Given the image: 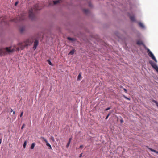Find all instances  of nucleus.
<instances>
[{"label": "nucleus", "mask_w": 158, "mask_h": 158, "mask_svg": "<svg viewBox=\"0 0 158 158\" xmlns=\"http://www.w3.org/2000/svg\"><path fill=\"white\" fill-rule=\"evenodd\" d=\"M34 39L32 37L29 38L23 43H19L16 45H14L9 47H6L5 49H0V55L13 52L15 51H19L23 49L24 48L33 43Z\"/></svg>", "instance_id": "obj_1"}, {"label": "nucleus", "mask_w": 158, "mask_h": 158, "mask_svg": "<svg viewBox=\"0 0 158 158\" xmlns=\"http://www.w3.org/2000/svg\"><path fill=\"white\" fill-rule=\"evenodd\" d=\"M40 10V8H39L38 5V4H36L33 8H31L30 9L29 11V18L32 20H33L35 17L34 12L35 11Z\"/></svg>", "instance_id": "obj_2"}, {"label": "nucleus", "mask_w": 158, "mask_h": 158, "mask_svg": "<svg viewBox=\"0 0 158 158\" xmlns=\"http://www.w3.org/2000/svg\"><path fill=\"white\" fill-rule=\"evenodd\" d=\"M27 13L25 12H23L21 13L18 17L16 18L12 19L10 20V21L16 23L19 21H22L25 19L27 17Z\"/></svg>", "instance_id": "obj_3"}, {"label": "nucleus", "mask_w": 158, "mask_h": 158, "mask_svg": "<svg viewBox=\"0 0 158 158\" xmlns=\"http://www.w3.org/2000/svg\"><path fill=\"white\" fill-rule=\"evenodd\" d=\"M147 52L148 53V55L149 56L151 57L155 62H157V60L156 58L154 56L153 54L151 51H150L149 49H147Z\"/></svg>", "instance_id": "obj_4"}, {"label": "nucleus", "mask_w": 158, "mask_h": 158, "mask_svg": "<svg viewBox=\"0 0 158 158\" xmlns=\"http://www.w3.org/2000/svg\"><path fill=\"white\" fill-rule=\"evenodd\" d=\"M40 139L42 140H43L46 143V145L48 147V149H52V148L51 145L50 144L48 143L47 139L44 138V137H41L40 138Z\"/></svg>", "instance_id": "obj_5"}, {"label": "nucleus", "mask_w": 158, "mask_h": 158, "mask_svg": "<svg viewBox=\"0 0 158 158\" xmlns=\"http://www.w3.org/2000/svg\"><path fill=\"white\" fill-rule=\"evenodd\" d=\"M149 63L151 64L152 67L154 69H155L158 73V67L156 65V64L153 62L152 61H149Z\"/></svg>", "instance_id": "obj_6"}, {"label": "nucleus", "mask_w": 158, "mask_h": 158, "mask_svg": "<svg viewBox=\"0 0 158 158\" xmlns=\"http://www.w3.org/2000/svg\"><path fill=\"white\" fill-rule=\"evenodd\" d=\"M8 20H7L6 17L0 18V23H2L4 22L5 24H7L8 23Z\"/></svg>", "instance_id": "obj_7"}, {"label": "nucleus", "mask_w": 158, "mask_h": 158, "mask_svg": "<svg viewBox=\"0 0 158 158\" xmlns=\"http://www.w3.org/2000/svg\"><path fill=\"white\" fill-rule=\"evenodd\" d=\"M38 41L37 40H35L34 42V46L33 47V48L34 49V50H35L36 49V47L38 45Z\"/></svg>", "instance_id": "obj_8"}, {"label": "nucleus", "mask_w": 158, "mask_h": 158, "mask_svg": "<svg viewBox=\"0 0 158 158\" xmlns=\"http://www.w3.org/2000/svg\"><path fill=\"white\" fill-rule=\"evenodd\" d=\"M146 147H147L148 148V149H149L151 151H152V152H153L156 153L157 154H158V151H157L156 150L153 149H152L151 148H149L148 146H146Z\"/></svg>", "instance_id": "obj_9"}, {"label": "nucleus", "mask_w": 158, "mask_h": 158, "mask_svg": "<svg viewBox=\"0 0 158 158\" xmlns=\"http://www.w3.org/2000/svg\"><path fill=\"white\" fill-rule=\"evenodd\" d=\"M72 139V138H70L69 139V141L66 145V147L67 148H68L69 147V146L71 143Z\"/></svg>", "instance_id": "obj_10"}, {"label": "nucleus", "mask_w": 158, "mask_h": 158, "mask_svg": "<svg viewBox=\"0 0 158 158\" xmlns=\"http://www.w3.org/2000/svg\"><path fill=\"white\" fill-rule=\"evenodd\" d=\"M60 1H61L60 0H58L54 1L53 2V4L56 5L57 3H59L60 2Z\"/></svg>", "instance_id": "obj_11"}, {"label": "nucleus", "mask_w": 158, "mask_h": 158, "mask_svg": "<svg viewBox=\"0 0 158 158\" xmlns=\"http://www.w3.org/2000/svg\"><path fill=\"white\" fill-rule=\"evenodd\" d=\"M130 19L132 21H134L135 20V17L134 16H131L130 17Z\"/></svg>", "instance_id": "obj_12"}, {"label": "nucleus", "mask_w": 158, "mask_h": 158, "mask_svg": "<svg viewBox=\"0 0 158 158\" xmlns=\"http://www.w3.org/2000/svg\"><path fill=\"white\" fill-rule=\"evenodd\" d=\"M137 44L138 45H142L143 44L142 41L140 40H138L137 42Z\"/></svg>", "instance_id": "obj_13"}, {"label": "nucleus", "mask_w": 158, "mask_h": 158, "mask_svg": "<svg viewBox=\"0 0 158 158\" xmlns=\"http://www.w3.org/2000/svg\"><path fill=\"white\" fill-rule=\"evenodd\" d=\"M24 30H25V28L24 27L20 28L19 29L20 31V32H21V33H23V31H24Z\"/></svg>", "instance_id": "obj_14"}, {"label": "nucleus", "mask_w": 158, "mask_h": 158, "mask_svg": "<svg viewBox=\"0 0 158 158\" xmlns=\"http://www.w3.org/2000/svg\"><path fill=\"white\" fill-rule=\"evenodd\" d=\"M67 39L68 40L71 41H73L75 40V39L74 38H71L70 37H68L67 38Z\"/></svg>", "instance_id": "obj_15"}, {"label": "nucleus", "mask_w": 158, "mask_h": 158, "mask_svg": "<svg viewBox=\"0 0 158 158\" xmlns=\"http://www.w3.org/2000/svg\"><path fill=\"white\" fill-rule=\"evenodd\" d=\"M139 26L142 28H143L144 27V26L143 23L141 22H140L139 23Z\"/></svg>", "instance_id": "obj_16"}, {"label": "nucleus", "mask_w": 158, "mask_h": 158, "mask_svg": "<svg viewBox=\"0 0 158 158\" xmlns=\"http://www.w3.org/2000/svg\"><path fill=\"white\" fill-rule=\"evenodd\" d=\"M74 50H73L71 51L69 53V54H70V55H73L74 53Z\"/></svg>", "instance_id": "obj_17"}, {"label": "nucleus", "mask_w": 158, "mask_h": 158, "mask_svg": "<svg viewBox=\"0 0 158 158\" xmlns=\"http://www.w3.org/2000/svg\"><path fill=\"white\" fill-rule=\"evenodd\" d=\"M35 143H33L31 145V149H33L34 148V147H35Z\"/></svg>", "instance_id": "obj_18"}, {"label": "nucleus", "mask_w": 158, "mask_h": 158, "mask_svg": "<svg viewBox=\"0 0 158 158\" xmlns=\"http://www.w3.org/2000/svg\"><path fill=\"white\" fill-rule=\"evenodd\" d=\"M26 144H27V142H26V141H25L24 142V144H23V147L24 148H25Z\"/></svg>", "instance_id": "obj_19"}, {"label": "nucleus", "mask_w": 158, "mask_h": 158, "mask_svg": "<svg viewBox=\"0 0 158 158\" xmlns=\"http://www.w3.org/2000/svg\"><path fill=\"white\" fill-rule=\"evenodd\" d=\"M83 11L85 13H86L88 12L89 10L87 9H84Z\"/></svg>", "instance_id": "obj_20"}, {"label": "nucleus", "mask_w": 158, "mask_h": 158, "mask_svg": "<svg viewBox=\"0 0 158 158\" xmlns=\"http://www.w3.org/2000/svg\"><path fill=\"white\" fill-rule=\"evenodd\" d=\"M81 77V76L80 74H79L78 76L77 79L78 80H80V78Z\"/></svg>", "instance_id": "obj_21"}, {"label": "nucleus", "mask_w": 158, "mask_h": 158, "mask_svg": "<svg viewBox=\"0 0 158 158\" xmlns=\"http://www.w3.org/2000/svg\"><path fill=\"white\" fill-rule=\"evenodd\" d=\"M123 96V97L124 98H125L126 99H127V100H130V98L126 97L124 95Z\"/></svg>", "instance_id": "obj_22"}, {"label": "nucleus", "mask_w": 158, "mask_h": 158, "mask_svg": "<svg viewBox=\"0 0 158 158\" xmlns=\"http://www.w3.org/2000/svg\"><path fill=\"white\" fill-rule=\"evenodd\" d=\"M51 139L52 141L53 142H54L55 141L54 138L53 136H51Z\"/></svg>", "instance_id": "obj_23"}, {"label": "nucleus", "mask_w": 158, "mask_h": 158, "mask_svg": "<svg viewBox=\"0 0 158 158\" xmlns=\"http://www.w3.org/2000/svg\"><path fill=\"white\" fill-rule=\"evenodd\" d=\"M48 64L49 65H52V63H51V61L49 60H48Z\"/></svg>", "instance_id": "obj_24"}, {"label": "nucleus", "mask_w": 158, "mask_h": 158, "mask_svg": "<svg viewBox=\"0 0 158 158\" xmlns=\"http://www.w3.org/2000/svg\"><path fill=\"white\" fill-rule=\"evenodd\" d=\"M25 126V124H23V125H22V127H21V129H23Z\"/></svg>", "instance_id": "obj_25"}, {"label": "nucleus", "mask_w": 158, "mask_h": 158, "mask_svg": "<svg viewBox=\"0 0 158 158\" xmlns=\"http://www.w3.org/2000/svg\"><path fill=\"white\" fill-rule=\"evenodd\" d=\"M23 112H22L21 113V114H20V117H21L22 116H23Z\"/></svg>", "instance_id": "obj_26"}, {"label": "nucleus", "mask_w": 158, "mask_h": 158, "mask_svg": "<svg viewBox=\"0 0 158 158\" xmlns=\"http://www.w3.org/2000/svg\"><path fill=\"white\" fill-rule=\"evenodd\" d=\"M110 107H108V108H106V110H110Z\"/></svg>", "instance_id": "obj_27"}, {"label": "nucleus", "mask_w": 158, "mask_h": 158, "mask_svg": "<svg viewBox=\"0 0 158 158\" xmlns=\"http://www.w3.org/2000/svg\"><path fill=\"white\" fill-rule=\"evenodd\" d=\"M110 114H108V115L106 117V119H107L108 118V117L109 116V115H110Z\"/></svg>", "instance_id": "obj_28"}, {"label": "nucleus", "mask_w": 158, "mask_h": 158, "mask_svg": "<svg viewBox=\"0 0 158 158\" xmlns=\"http://www.w3.org/2000/svg\"><path fill=\"white\" fill-rule=\"evenodd\" d=\"M82 154H83V153H81V154L79 156V157L81 158V157H82Z\"/></svg>", "instance_id": "obj_29"}, {"label": "nucleus", "mask_w": 158, "mask_h": 158, "mask_svg": "<svg viewBox=\"0 0 158 158\" xmlns=\"http://www.w3.org/2000/svg\"><path fill=\"white\" fill-rule=\"evenodd\" d=\"M18 2H16L15 4V6H16L18 4Z\"/></svg>", "instance_id": "obj_30"}, {"label": "nucleus", "mask_w": 158, "mask_h": 158, "mask_svg": "<svg viewBox=\"0 0 158 158\" xmlns=\"http://www.w3.org/2000/svg\"><path fill=\"white\" fill-rule=\"evenodd\" d=\"M123 90H124V91L125 92V93H127V90L125 88H124L123 89Z\"/></svg>", "instance_id": "obj_31"}, {"label": "nucleus", "mask_w": 158, "mask_h": 158, "mask_svg": "<svg viewBox=\"0 0 158 158\" xmlns=\"http://www.w3.org/2000/svg\"><path fill=\"white\" fill-rule=\"evenodd\" d=\"M83 147V146L82 145H81L79 147V148H82Z\"/></svg>", "instance_id": "obj_32"}, {"label": "nucleus", "mask_w": 158, "mask_h": 158, "mask_svg": "<svg viewBox=\"0 0 158 158\" xmlns=\"http://www.w3.org/2000/svg\"><path fill=\"white\" fill-rule=\"evenodd\" d=\"M2 141V139H0V144H1Z\"/></svg>", "instance_id": "obj_33"}, {"label": "nucleus", "mask_w": 158, "mask_h": 158, "mask_svg": "<svg viewBox=\"0 0 158 158\" xmlns=\"http://www.w3.org/2000/svg\"><path fill=\"white\" fill-rule=\"evenodd\" d=\"M13 111V110L12 109H11V110L10 111V112H12Z\"/></svg>", "instance_id": "obj_34"}, {"label": "nucleus", "mask_w": 158, "mask_h": 158, "mask_svg": "<svg viewBox=\"0 0 158 158\" xmlns=\"http://www.w3.org/2000/svg\"><path fill=\"white\" fill-rule=\"evenodd\" d=\"M89 6L90 7H91V6H92V5H91V4L90 3V4H89Z\"/></svg>", "instance_id": "obj_35"}, {"label": "nucleus", "mask_w": 158, "mask_h": 158, "mask_svg": "<svg viewBox=\"0 0 158 158\" xmlns=\"http://www.w3.org/2000/svg\"><path fill=\"white\" fill-rule=\"evenodd\" d=\"M15 114V112L14 111L13 112V114Z\"/></svg>", "instance_id": "obj_36"}, {"label": "nucleus", "mask_w": 158, "mask_h": 158, "mask_svg": "<svg viewBox=\"0 0 158 158\" xmlns=\"http://www.w3.org/2000/svg\"><path fill=\"white\" fill-rule=\"evenodd\" d=\"M121 122H123V121L122 120H121Z\"/></svg>", "instance_id": "obj_37"}]
</instances>
